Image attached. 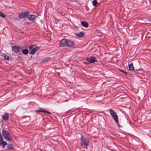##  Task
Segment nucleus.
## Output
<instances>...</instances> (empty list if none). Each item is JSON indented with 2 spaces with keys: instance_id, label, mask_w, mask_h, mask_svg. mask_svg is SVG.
<instances>
[{
  "instance_id": "obj_1",
  "label": "nucleus",
  "mask_w": 151,
  "mask_h": 151,
  "mask_svg": "<svg viewBox=\"0 0 151 151\" xmlns=\"http://www.w3.org/2000/svg\"><path fill=\"white\" fill-rule=\"evenodd\" d=\"M74 46V43L72 41L64 38L61 40L59 47H70Z\"/></svg>"
},
{
  "instance_id": "obj_2",
  "label": "nucleus",
  "mask_w": 151,
  "mask_h": 151,
  "mask_svg": "<svg viewBox=\"0 0 151 151\" xmlns=\"http://www.w3.org/2000/svg\"><path fill=\"white\" fill-rule=\"evenodd\" d=\"M81 145L86 149L87 148V147L89 143V141L86 138L81 136L80 138Z\"/></svg>"
},
{
  "instance_id": "obj_3",
  "label": "nucleus",
  "mask_w": 151,
  "mask_h": 151,
  "mask_svg": "<svg viewBox=\"0 0 151 151\" xmlns=\"http://www.w3.org/2000/svg\"><path fill=\"white\" fill-rule=\"evenodd\" d=\"M109 110L110 115L117 124L118 126L119 127H122V126L118 124V117L117 115L116 114V112L113 110L111 109H109Z\"/></svg>"
},
{
  "instance_id": "obj_4",
  "label": "nucleus",
  "mask_w": 151,
  "mask_h": 151,
  "mask_svg": "<svg viewBox=\"0 0 151 151\" xmlns=\"http://www.w3.org/2000/svg\"><path fill=\"white\" fill-rule=\"evenodd\" d=\"M40 47H38L37 45H32L29 47V53L30 54L34 55L35 52L39 50Z\"/></svg>"
},
{
  "instance_id": "obj_5",
  "label": "nucleus",
  "mask_w": 151,
  "mask_h": 151,
  "mask_svg": "<svg viewBox=\"0 0 151 151\" xmlns=\"http://www.w3.org/2000/svg\"><path fill=\"white\" fill-rule=\"evenodd\" d=\"M2 133L4 139L6 141H9L12 140V138L9 132L8 131L5 130H3Z\"/></svg>"
},
{
  "instance_id": "obj_6",
  "label": "nucleus",
  "mask_w": 151,
  "mask_h": 151,
  "mask_svg": "<svg viewBox=\"0 0 151 151\" xmlns=\"http://www.w3.org/2000/svg\"><path fill=\"white\" fill-rule=\"evenodd\" d=\"M23 47H22L17 46L15 45L14 46H12L11 48L12 51L15 53H18L22 51V49Z\"/></svg>"
},
{
  "instance_id": "obj_7",
  "label": "nucleus",
  "mask_w": 151,
  "mask_h": 151,
  "mask_svg": "<svg viewBox=\"0 0 151 151\" xmlns=\"http://www.w3.org/2000/svg\"><path fill=\"white\" fill-rule=\"evenodd\" d=\"M29 14V12L28 11H25L24 12L19 14L18 15L19 17L21 19H24L28 16Z\"/></svg>"
},
{
  "instance_id": "obj_8",
  "label": "nucleus",
  "mask_w": 151,
  "mask_h": 151,
  "mask_svg": "<svg viewBox=\"0 0 151 151\" xmlns=\"http://www.w3.org/2000/svg\"><path fill=\"white\" fill-rule=\"evenodd\" d=\"M86 60L88 62L89 64L93 63L95 62H98V60L93 57L87 58L86 59Z\"/></svg>"
},
{
  "instance_id": "obj_9",
  "label": "nucleus",
  "mask_w": 151,
  "mask_h": 151,
  "mask_svg": "<svg viewBox=\"0 0 151 151\" xmlns=\"http://www.w3.org/2000/svg\"><path fill=\"white\" fill-rule=\"evenodd\" d=\"M129 70L130 71L135 70V71H142V68H139L138 69H136L134 70L133 63H132L130 64L129 65Z\"/></svg>"
},
{
  "instance_id": "obj_10",
  "label": "nucleus",
  "mask_w": 151,
  "mask_h": 151,
  "mask_svg": "<svg viewBox=\"0 0 151 151\" xmlns=\"http://www.w3.org/2000/svg\"><path fill=\"white\" fill-rule=\"evenodd\" d=\"M9 117V114L7 113H5L1 116V117L4 121H7Z\"/></svg>"
},
{
  "instance_id": "obj_11",
  "label": "nucleus",
  "mask_w": 151,
  "mask_h": 151,
  "mask_svg": "<svg viewBox=\"0 0 151 151\" xmlns=\"http://www.w3.org/2000/svg\"><path fill=\"white\" fill-rule=\"evenodd\" d=\"M28 19L33 22H34L35 20V15L33 14H31L28 18Z\"/></svg>"
},
{
  "instance_id": "obj_12",
  "label": "nucleus",
  "mask_w": 151,
  "mask_h": 151,
  "mask_svg": "<svg viewBox=\"0 0 151 151\" xmlns=\"http://www.w3.org/2000/svg\"><path fill=\"white\" fill-rule=\"evenodd\" d=\"M75 34L78 37H81L84 36V33L83 32L81 31L78 33H76Z\"/></svg>"
},
{
  "instance_id": "obj_13",
  "label": "nucleus",
  "mask_w": 151,
  "mask_h": 151,
  "mask_svg": "<svg viewBox=\"0 0 151 151\" xmlns=\"http://www.w3.org/2000/svg\"><path fill=\"white\" fill-rule=\"evenodd\" d=\"M81 24L83 26L86 28L88 27V24L86 22H81Z\"/></svg>"
},
{
  "instance_id": "obj_14",
  "label": "nucleus",
  "mask_w": 151,
  "mask_h": 151,
  "mask_svg": "<svg viewBox=\"0 0 151 151\" xmlns=\"http://www.w3.org/2000/svg\"><path fill=\"white\" fill-rule=\"evenodd\" d=\"M21 51H22V53L24 55H27L28 54L29 52V50L27 49H22Z\"/></svg>"
},
{
  "instance_id": "obj_15",
  "label": "nucleus",
  "mask_w": 151,
  "mask_h": 151,
  "mask_svg": "<svg viewBox=\"0 0 151 151\" xmlns=\"http://www.w3.org/2000/svg\"><path fill=\"white\" fill-rule=\"evenodd\" d=\"M50 58L49 57H48L47 58H45L42 59V60L41 62V63H43L44 62H45L46 61H47L49 60H50Z\"/></svg>"
},
{
  "instance_id": "obj_16",
  "label": "nucleus",
  "mask_w": 151,
  "mask_h": 151,
  "mask_svg": "<svg viewBox=\"0 0 151 151\" xmlns=\"http://www.w3.org/2000/svg\"><path fill=\"white\" fill-rule=\"evenodd\" d=\"M3 57L4 58V59L7 60H9V56H7L6 54H3Z\"/></svg>"
},
{
  "instance_id": "obj_17",
  "label": "nucleus",
  "mask_w": 151,
  "mask_h": 151,
  "mask_svg": "<svg viewBox=\"0 0 151 151\" xmlns=\"http://www.w3.org/2000/svg\"><path fill=\"white\" fill-rule=\"evenodd\" d=\"M45 110L42 109H40L39 110H35L36 112H41L44 113Z\"/></svg>"
},
{
  "instance_id": "obj_18",
  "label": "nucleus",
  "mask_w": 151,
  "mask_h": 151,
  "mask_svg": "<svg viewBox=\"0 0 151 151\" xmlns=\"http://www.w3.org/2000/svg\"><path fill=\"white\" fill-rule=\"evenodd\" d=\"M7 145V143L6 142L4 141L0 143V145H2V147L3 148H4L5 146Z\"/></svg>"
},
{
  "instance_id": "obj_19",
  "label": "nucleus",
  "mask_w": 151,
  "mask_h": 151,
  "mask_svg": "<svg viewBox=\"0 0 151 151\" xmlns=\"http://www.w3.org/2000/svg\"><path fill=\"white\" fill-rule=\"evenodd\" d=\"M7 149H12L14 147L12 146V145L9 144L6 147Z\"/></svg>"
},
{
  "instance_id": "obj_20",
  "label": "nucleus",
  "mask_w": 151,
  "mask_h": 151,
  "mask_svg": "<svg viewBox=\"0 0 151 151\" xmlns=\"http://www.w3.org/2000/svg\"><path fill=\"white\" fill-rule=\"evenodd\" d=\"M0 16L3 18H4L6 17V15L2 12L0 11Z\"/></svg>"
},
{
  "instance_id": "obj_21",
  "label": "nucleus",
  "mask_w": 151,
  "mask_h": 151,
  "mask_svg": "<svg viewBox=\"0 0 151 151\" xmlns=\"http://www.w3.org/2000/svg\"><path fill=\"white\" fill-rule=\"evenodd\" d=\"M98 2L96 0H94L92 1L93 5L94 6H97Z\"/></svg>"
},
{
  "instance_id": "obj_22",
  "label": "nucleus",
  "mask_w": 151,
  "mask_h": 151,
  "mask_svg": "<svg viewBox=\"0 0 151 151\" xmlns=\"http://www.w3.org/2000/svg\"><path fill=\"white\" fill-rule=\"evenodd\" d=\"M44 113H46L49 114H51L50 112L45 110Z\"/></svg>"
},
{
  "instance_id": "obj_23",
  "label": "nucleus",
  "mask_w": 151,
  "mask_h": 151,
  "mask_svg": "<svg viewBox=\"0 0 151 151\" xmlns=\"http://www.w3.org/2000/svg\"><path fill=\"white\" fill-rule=\"evenodd\" d=\"M119 70H120L121 72H123V73L124 72V71L123 70L120 69H119Z\"/></svg>"
},
{
  "instance_id": "obj_24",
  "label": "nucleus",
  "mask_w": 151,
  "mask_h": 151,
  "mask_svg": "<svg viewBox=\"0 0 151 151\" xmlns=\"http://www.w3.org/2000/svg\"><path fill=\"white\" fill-rule=\"evenodd\" d=\"M84 64H90L88 62H84Z\"/></svg>"
},
{
  "instance_id": "obj_25",
  "label": "nucleus",
  "mask_w": 151,
  "mask_h": 151,
  "mask_svg": "<svg viewBox=\"0 0 151 151\" xmlns=\"http://www.w3.org/2000/svg\"><path fill=\"white\" fill-rule=\"evenodd\" d=\"M124 73H125L126 75L127 74V73L125 71H124Z\"/></svg>"
},
{
  "instance_id": "obj_26",
  "label": "nucleus",
  "mask_w": 151,
  "mask_h": 151,
  "mask_svg": "<svg viewBox=\"0 0 151 151\" xmlns=\"http://www.w3.org/2000/svg\"><path fill=\"white\" fill-rule=\"evenodd\" d=\"M78 109V108H76V109Z\"/></svg>"
}]
</instances>
